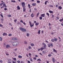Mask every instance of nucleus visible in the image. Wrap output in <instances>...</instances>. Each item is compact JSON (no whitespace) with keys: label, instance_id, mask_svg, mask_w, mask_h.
<instances>
[{"label":"nucleus","instance_id":"obj_1","mask_svg":"<svg viewBox=\"0 0 63 63\" xmlns=\"http://www.w3.org/2000/svg\"><path fill=\"white\" fill-rule=\"evenodd\" d=\"M18 44V42H14L13 43V45L14 47L16 46Z\"/></svg>","mask_w":63,"mask_h":63},{"label":"nucleus","instance_id":"obj_2","mask_svg":"<svg viewBox=\"0 0 63 63\" xmlns=\"http://www.w3.org/2000/svg\"><path fill=\"white\" fill-rule=\"evenodd\" d=\"M20 29L22 31H23V32H25V31H26V29L22 27L20 28Z\"/></svg>","mask_w":63,"mask_h":63},{"label":"nucleus","instance_id":"obj_3","mask_svg":"<svg viewBox=\"0 0 63 63\" xmlns=\"http://www.w3.org/2000/svg\"><path fill=\"white\" fill-rule=\"evenodd\" d=\"M29 23L30 25V26L31 27V28L33 26H34V24L33 23V24L32 25V23L31 22V21H30L29 22Z\"/></svg>","mask_w":63,"mask_h":63},{"label":"nucleus","instance_id":"obj_4","mask_svg":"<svg viewBox=\"0 0 63 63\" xmlns=\"http://www.w3.org/2000/svg\"><path fill=\"white\" fill-rule=\"evenodd\" d=\"M41 16H42L43 17H45V14H42L41 15Z\"/></svg>","mask_w":63,"mask_h":63},{"label":"nucleus","instance_id":"obj_5","mask_svg":"<svg viewBox=\"0 0 63 63\" xmlns=\"http://www.w3.org/2000/svg\"><path fill=\"white\" fill-rule=\"evenodd\" d=\"M49 45L50 46V47H53V44H52V43H49Z\"/></svg>","mask_w":63,"mask_h":63},{"label":"nucleus","instance_id":"obj_6","mask_svg":"<svg viewBox=\"0 0 63 63\" xmlns=\"http://www.w3.org/2000/svg\"><path fill=\"white\" fill-rule=\"evenodd\" d=\"M12 40L13 41H16V40H17V38H12Z\"/></svg>","mask_w":63,"mask_h":63},{"label":"nucleus","instance_id":"obj_7","mask_svg":"<svg viewBox=\"0 0 63 63\" xmlns=\"http://www.w3.org/2000/svg\"><path fill=\"white\" fill-rule=\"evenodd\" d=\"M6 48H8V47H10V46L9 45H8L6 46Z\"/></svg>","mask_w":63,"mask_h":63},{"label":"nucleus","instance_id":"obj_8","mask_svg":"<svg viewBox=\"0 0 63 63\" xmlns=\"http://www.w3.org/2000/svg\"><path fill=\"white\" fill-rule=\"evenodd\" d=\"M40 49L41 50V51H42L43 50V49H45L43 47H42L40 48Z\"/></svg>","mask_w":63,"mask_h":63},{"label":"nucleus","instance_id":"obj_9","mask_svg":"<svg viewBox=\"0 0 63 63\" xmlns=\"http://www.w3.org/2000/svg\"><path fill=\"white\" fill-rule=\"evenodd\" d=\"M32 5L33 6H36V3H32Z\"/></svg>","mask_w":63,"mask_h":63},{"label":"nucleus","instance_id":"obj_10","mask_svg":"<svg viewBox=\"0 0 63 63\" xmlns=\"http://www.w3.org/2000/svg\"><path fill=\"white\" fill-rule=\"evenodd\" d=\"M23 12H24L26 11V9L25 8V7H23Z\"/></svg>","mask_w":63,"mask_h":63},{"label":"nucleus","instance_id":"obj_11","mask_svg":"<svg viewBox=\"0 0 63 63\" xmlns=\"http://www.w3.org/2000/svg\"><path fill=\"white\" fill-rule=\"evenodd\" d=\"M52 61L53 63L55 62V59L54 58H52Z\"/></svg>","mask_w":63,"mask_h":63},{"label":"nucleus","instance_id":"obj_12","mask_svg":"<svg viewBox=\"0 0 63 63\" xmlns=\"http://www.w3.org/2000/svg\"><path fill=\"white\" fill-rule=\"evenodd\" d=\"M47 47V45H44V47H43L45 49H46V47Z\"/></svg>","mask_w":63,"mask_h":63},{"label":"nucleus","instance_id":"obj_13","mask_svg":"<svg viewBox=\"0 0 63 63\" xmlns=\"http://www.w3.org/2000/svg\"><path fill=\"white\" fill-rule=\"evenodd\" d=\"M53 49L54 52H56V53H57V51H56V50L55 49Z\"/></svg>","mask_w":63,"mask_h":63},{"label":"nucleus","instance_id":"obj_14","mask_svg":"<svg viewBox=\"0 0 63 63\" xmlns=\"http://www.w3.org/2000/svg\"><path fill=\"white\" fill-rule=\"evenodd\" d=\"M21 4H22V5H25V3L24 2H23Z\"/></svg>","mask_w":63,"mask_h":63},{"label":"nucleus","instance_id":"obj_15","mask_svg":"<svg viewBox=\"0 0 63 63\" xmlns=\"http://www.w3.org/2000/svg\"><path fill=\"white\" fill-rule=\"evenodd\" d=\"M7 35V34L6 33H4L3 34V36H5V35Z\"/></svg>","mask_w":63,"mask_h":63},{"label":"nucleus","instance_id":"obj_16","mask_svg":"<svg viewBox=\"0 0 63 63\" xmlns=\"http://www.w3.org/2000/svg\"><path fill=\"white\" fill-rule=\"evenodd\" d=\"M22 57V56H21L19 55L18 56V58H21Z\"/></svg>","mask_w":63,"mask_h":63},{"label":"nucleus","instance_id":"obj_17","mask_svg":"<svg viewBox=\"0 0 63 63\" xmlns=\"http://www.w3.org/2000/svg\"><path fill=\"white\" fill-rule=\"evenodd\" d=\"M58 8L60 10H61V9H62V7L61 6H59V7Z\"/></svg>","mask_w":63,"mask_h":63},{"label":"nucleus","instance_id":"obj_18","mask_svg":"<svg viewBox=\"0 0 63 63\" xmlns=\"http://www.w3.org/2000/svg\"><path fill=\"white\" fill-rule=\"evenodd\" d=\"M11 2H13V3H15L16 2V1L15 0H11Z\"/></svg>","mask_w":63,"mask_h":63},{"label":"nucleus","instance_id":"obj_19","mask_svg":"<svg viewBox=\"0 0 63 63\" xmlns=\"http://www.w3.org/2000/svg\"><path fill=\"white\" fill-rule=\"evenodd\" d=\"M4 2H2L0 4V6H2V5H3V3H4Z\"/></svg>","mask_w":63,"mask_h":63},{"label":"nucleus","instance_id":"obj_20","mask_svg":"<svg viewBox=\"0 0 63 63\" xmlns=\"http://www.w3.org/2000/svg\"><path fill=\"white\" fill-rule=\"evenodd\" d=\"M17 8L18 9V10H19L20 9V7H19V6H17Z\"/></svg>","mask_w":63,"mask_h":63},{"label":"nucleus","instance_id":"obj_21","mask_svg":"<svg viewBox=\"0 0 63 63\" xmlns=\"http://www.w3.org/2000/svg\"><path fill=\"white\" fill-rule=\"evenodd\" d=\"M54 41H57V38H55L54 39Z\"/></svg>","mask_w":63,"mask_h":63},{"label":"nucleus","instance_id":"obj_22","mask_svg":"<svg viewBox=\"0 0 63 63\" xmlns=\"http://www.w3.org/2000/svg\"><path fill=\"white\" fill-rule=\"evenodd\" d=\"M43 18V17L42 16H40L39 17V19L41 20H42V19Z\"/></svg>","mask_w":63,"mask_h":63},{"label":"nucleus","instance_id":"obj_23","mask_svg":"<svg viewBox=\"0 0 63 63\" xmlns=\"http://www.w3.org/2000/svg\"><path fill=\"white\" fill-rule=\"evenodd\" d=\"M0 41H2V38L1 37H0Z\"/></svg>","mask_w":63,"mask_h":63},{"label":"nucleus","instance_id":"obj_24","mask_svg":"<svg viewBox=\"0 0 63 63\" xmlns=\"http://www.w3.org/2000/svg\"><path fill=\"white\" fill-rule=\"evenodd\" d=\"M38 33L39 34H40V30H39L38 31Z\"/></svg>","mask_w":63,"mask_h":63},{"label":"nucleus","instance_id":"obj_25","mask_svg":"<svg viewBox=\"0 0 63 63\" xmlns=\"http://www.w3.org/2000/svg\"><path fill=\"white\" fill-rule=\"evenodd\" d=\"M48 46V47H50V46L49 45V43H48V44H47Z\"/></svg>","mask_w":63,"mask_h":63},{"label":"nucleus","instance_id":"obj_26","mask_svg":"<svg viewBox=\"0 0 63 63\" xmlns=\"http://www.w3.org/2000/svg\"><path fill=\"white\" fill-rule=\"evenodd\" d=\"M63 21V18L59 20L60 21Z\"/></svg>","mask_w":63,"mask_h":63},{"label":"nucleus","instance_id":"obj_27","mask_svg":"<svg viewBox=\"0 0 63 63\" xmlns=\"http://www.w3.org/2000/svg\"><path fill=\"white\" fill-rule=\"evenodd\" d=\"M27 37H29V34L27 33Z\"/></svg>","mask_w":63,"mask_h":63},{"label":"nucleus","instance_id":"obj_28","mask_svg":"<svg viewBox=\"0 0 63 63\" xmlns=\"http://www.w3.org/2000/svg\"><path fill=\"white\" fill-rule=\"evenodd\" d=\"M49 12L50 13H53V12L51 11H49Z\"/></svg>","mask_w":63,"mask_h":63},{"label":"nucleus","instance_id":"obj_29","mask_svg":"<svg viewBox=\"0 0 63 63\" xmlns=\"http://www.w3.org/2000/svg\"><path fill=\"white\" fill-rule=\"evenodd\" d=\"M37 61H41V60L40 59H39L37 60Z\"/></svg>","mask_w":63,"mask_h":63},{"label":"nucleus","instance_id":"obj_30","mask_svg":"<svg viewBox=\"0 0 63 63\" xmlns=\"http://www.w3.org/2000/svg\"><path fill=\"white\" fill-rule=\"evenodd\" d=\"M52 55L51 54H49L48 55V56L50 57V56H51Z\"/></svg>","mask_w":63,"mask_h":63},{"label":"nucleus","instance_id":"obj_31","mask_svg":"<svg viewBox=\"0 0 63 63\" xmlns=\"http://www.w3.org/2000/svg\"><path fill=\"white\" fill-rule=\"evenodd\" d=\"M17 21V19H15L14 20V22H16V21Z\"/></svg>","mask_w":63,"mask_h":63},{"label":"nucleus","instance_id":"obj_32","mask_svg":"<svg viewBox=\"0 0 63 63\" xmlns=\"http://www.w3.org/2000/svg\"><path fill=\"white\" fill-rule=\"evenodd\" d=\"M24 43L25 44H27V42H26V41H24Z\"/></svg>","mask_w":63,"mask_h":63},{"label":"nucleus","instance_id":"obj_33","mask_svg":"<svg viewBox=\"0 0 63 63\" xmlns=\"http://www.w3.org/2000/svg\"><path fill=\"white\" fill-rule=\"evenodd\" d=\"M31 16L32 17H34L33 14H32L31 15Z\"/></svg>","mask_w":63,"mask_h":63},{"label":"nucleus","instance_id":"obj_34","mask_svg":"<svg viewBox=\"0 0 63 63\" xmlns=\"http://www.w3.org/2000/svg\"><path fill=\"white\" fill-rule=\"evenodd\" d=\"M39 24V23H36V24L35 25H38Z\"/></svg>","mask_w":63,"mask_h":63},{"label":"nucleus","instance_id":"obj_35","mask_svg":"<svg viewBox=\"0 0 63 63\" xmlns=\"http://www.w3.org/2000/svg\"><path fill=\"white\" fill-rule=\"evenodd\" d=\"M46 15H47V16H49V14L48 13H47L46 14Z\"/></svg>","mask_w":63,"mask_h":63},{"label":"nucleus","instance_id":"obj_36","mask_svg":"<svg viewBox=\"0 0 63 63\" xmlns=\"http://www.w3.org/2000/svg\"><path fill=\"white\" fill-rule=\"evenodd\" d=\"M51 41L52 42H54V39H52L51 40Z\"/></svg>","mask_w":63,"mask_h":63},{"label":"nucleus","instance_id":"obj_37","mask_svg":"<svg viewBox=\"0 0 63 63\" xmlns=\"http://www.w3.org/2000/svg\"><path fill=\"white\" fill-rule=\"evenodd\" d=\"M3 25L0 24V27H3Z\"/></svg>","mask_w":63,"mask_h":63},{"label":"nucleus","instance_id":"obj_38","mask_svg":"<svg viewBox=\"0 0 63 63\" xmlns=\"http://www.w3.org/2000/svg\"><path fill=\"white\" fill-rule=\"evenodd\" d=\"M17 62L18 63H20V61L18 60L17 61Z\"/></svg>","mask_w":63,"mask_h":63},{"label":"nucleus","instance_id":"obj_39","mask_svg":"<svg viewBox=\"0 0 63 63\" xmlns=\"http://www.w3.org/2000/svg\"><path fill=\"white\" fill-rule=\"evenodd\" d=\"M20 22H22V23H23V22L22 21V20H21L20 21Z\"/></svg>","mask_w":63,"mask_h":63},{"label":"nucleus","instance_id":"obj_40","mask_svg":"<svg viewBox=\"0 0 63 63\" xmlns=\"http://www.w3.org/2000/svg\"><path fill=\"white\" fill-rule=\"evenodd\" d=\"M8 17H11V15H8Z\"/></svg>","mask_w":63,"mask_h":63},{"label":"nucleus","instance_id":"obj_41","mask_svg":"<svg viewBox=\"0 0 63 63\" xmlns=\"http://www.w3.org/2000/svg\"><path fill=\"white\" fill-rule=\"evenodd\" d=\"M0 19L1 20V21H3V20H4V19L3 18L2 19Z\"/></svg>","mask_w":63,"mask_h":63},{"label":"nucleus","instance_id":"obj_42","mask_svg":"<svg viewBox=\"0 0 63 63\" xmlns=\"http://www.w3.org/2000/svg\"><path fill=\"white\" fill-rule=\"evenodd\" d=\"M39 15V13H37V16H38Z\"/></svg>","mask_w":63,"mask_h":63},{"label":"nucleus","instance_id":"obj_43","mask_svg":"<svg viewBox=\"0 0 63 63\" xmlns=\"http://www.w3.org/2000/svg\"><path fill=\"white\" fill-rule=\"evenodd\" d=\"M12 63H16V61H13Z\"/></svg>","mask_w":63,"mask_h":63},{"label":"nucleus","instance_id":"obj_44","mask_svg":"<svg viewBox=\"0 0 63 63\" xmlns=\"http://www.w3.org/2000/svg\"><path fill=\"white\" fill-rule=\"evenodd\" d=\"M42 44L44 46H45V45H46V44L45 43H43Z\"/></svg>","mask_w":63,"mask_h":63},{"label":"nucleus","instance_id":"obj_45","mask_svg":"<svg viewBox=\"0 0 63 63\" xmlns=\"http://www.w3.org/2000/svg\"><path fill=\"white\" fill-rule=\"evenodd\" d=\"M22 7H23V8H24L25 7V5H22Z\"/></svg>","mask_w":63,"mask_h":63},{"label":"nucleus","instance_id":"obj_46","mask_svg":"<svg viewBox=\"0 0 63 63\" xmlns=\"http://www.w3.org/2000/svg\"><path fill=\"white\" fill-rule=\"evenodd\" d=\"M0 16H1V17H4L3 16V15H2L1 14H0Z\"/></svg>","mask_w":63,"mask_h":63},{"label":"nucleus","instance_id":"obj_47","mask_svg":"<svg viewBox=\"0 0 63 63\" xmlns=\"http://www.w3.org/2000/svg\"><path fill=\"white\" fill-rule=\"evenodd\" d=\"M14 61H16V58H14Z\"/></svg>","mask_w":63,"mask_h":63},{"label":"nucleus","instance_id":"obj_48","mask_svg":"<svg viewBox=\"0 0 63 63\" xmlns=\"http://www.w3.org/2000/svg\"><path fill=\"white\" fill-rule=\"evenodd\" d=\"M8 36H12V34H9Z\"/></svg>","mask_w":63,"mask_h":63},{"label":"nucleus","instance_id":"obj_49","mask_svg":"<svg viewBox=\"0 0 63 63\" xmlns=\"http://www.w3.org/2000/svg\"><path fill=\"white\" fill-rule=\"evenodd\" d=\"M30 60L31 61H33L32 60V59L31 58L30 59Z\"/></svg>","mask_w":63,"mask_h":63},{"label":"nucleus","instance_id":"obj_50","mask_svg":"<svg viewBox=\"0 0 63 63\" xmlns=\"http://www.w3.org/2000/svg\"><path fill=\"white\" fill-rule=\"evenodd\" d=\"M4 10H5V11L7 10V8H4Z\"/></svg>","mask_w":63,"mask_h":63},{"label":"nucleus","instance_id":"obj_51","mask_svg":"<svg viewBox=\"0 0 63 63\" xmlns=\"http://www.w3.org/2000/svg\"><path fill=\"white\" fill-rule=\"evenodd\" d=\"M31 46H32V47H33V46H34V44H31Z\"/></svg>","mask_w":63,"mask_h":63},{"label":"nucleus","instance_id":"obj_52","mask_svg":"<svg viewBox=\"0 0 63 63\" xmlns=\"http://www.w3.org/2000/svg\"><path fill=\"white\" fill-rule=\"evenodd\" d=\"M3 5L4 6H6V4L5 3L3 4Z\"/></svg>","mask_w":63,"mask_h":63},{"label":"nucleus","instance_id":"obj_53","mask_svg":"<svg viewBox=\"0 0 63 63\" xmlns=\"http://www.w3.org/2000/svg\"><path fill=\"white\" fill-rule=\"evenodd\" d=\"M37 2L38 3H40V1H37Z\"/></svg>","mask_w":63,"mask_h":63},{"label":"nucleus","instance_id":"obj_54","mask_svg":"<svg viewBox=\"0 0 63 63\" xmlns=\"http://www.w3.org/2000/svg\"><path fill=\"white\" fill-rule=\"evenodd\" d=\"M0 62L1 63H2L3 62V61H2V60H1L0 61Z\"/></svg>","mask_w":63,"mask_h":63},{"label":"nucleus","instance_id":"obj_55","mask_svg":"<svg viewBox=\"0 0 63 63\" xmlns=\"http://www.w3.org/2000/svg\"><path fill=\"white\" fill-rule=\"evenodd\" d=\"M40 50H41V49L39 48V49H38V51H40Z\"/></svg>","mask_w":63,"mask_h":63},{"label":"nucleus","instance_id":"obj_56","mask_svg":"<svg viewBox=\"0 0 63 63\" xmlns=\"http://www.w3.org/2000/svg\"><path fill=\"white\" fill-rule=\"evenodd\" d=\"M56 8H57V7H58V5H56Z\"/></svg>","mask_w":63,"mask_h":63},{"label":"nucleus","instance_id":"obj_57","mask_svg":"<svg viewBox=\"0 0 63 63\" xmlns=\"http://www.w3.org/2000/svg\"><path fill=\"white\" fill-rule=\"evenodd\" d=\"M23 24H24V25H26V24L25 23V22H23Z\"/></svg>","mask_w":63,"mask_h":63},{"label":"nucleus","instance_id":"obj_58","mask_svg":"<svg viewBox=\"0 0 63 63\" xmlns=\"http://www.w3.org/2000/svg\"><path fill=\"white\" fill-rule=\"evenodd\" d=\"M28 48L29 49H31V47H30V46H29Z\"/></svg>","mask_w":63,"mask_h":63},{"label":"nucleus","instance_id":"obj_59","mask_svg":"<svg viewBox=\"0 0 63 63\" xmlns=\"http://www.w3.org/2000/svg\"><path fill=\"white\" fill-rule=\"evenodd\" d=\"M35 57H38V56L37 55H35Z\"/></svg>","mask_w":63,"mask_h":63},{"label":"nucleus","instance_id":"obj_60","mask_svg":"<svg viewBox=\"0 0 63 63\" xmlns=\"http://www.w3.org/2000/svg\"><path fill=\"white\" fill-rule=\"evenodd\" d=\"M51 34L52 35H53V34H54V33H53V32H52L51 33Z\"/></svg>","mask_w":63,"mask_h":63},{"label":"nucleus","instance_id":"obj_61","mask_svg":"<svg viewBox=\"0 0 63 63\" xmlns=\"http://www.w3.org/2000/svg\"><path fill=\"white\" fill-rule=\"evenodd\" d=\"M6 55H8H8H9V54H7V53H6Z\"/></svg>","mask_w":63,"mask_h":63},{"label":"nucleus","instance_id":"obj_62","mask_svg":"<svg viewBox=\"0 0 63 63\" xmlns=\"http://www.w3.org/2000/svg\"><path fill=\"white\" fill-rule=\"evenodd\" d=\"M52 18H54V15H52Z\"/></svg>","mask_w":63,"mask_h":63},{"label":"nucleus","instance_id":"obj_63","mask_svg":"<svg viewBox=\"0 0 63 63\" xmlns=\"http://www.w3.org/2000/svg\"><path fill=\"white\" fill-rule=\"evenodd\" d=\"M28 63H30V62L29 61H28Z\"/></svg>","mask_w":63,"mask_h":63},{"label":"nucleus","instance_id":"obj_64","mask_svg":"<svg viewBox=\"0 0 63 63\" xmlns=\"http://www.w3.org/2000/svg\"><path fill=\"white\" fill-rule=\"evenodd\" d=\"M29 55H31V53H29Z\"/></svg>","mask_w":63,"mask_h":63}]
</instances>
